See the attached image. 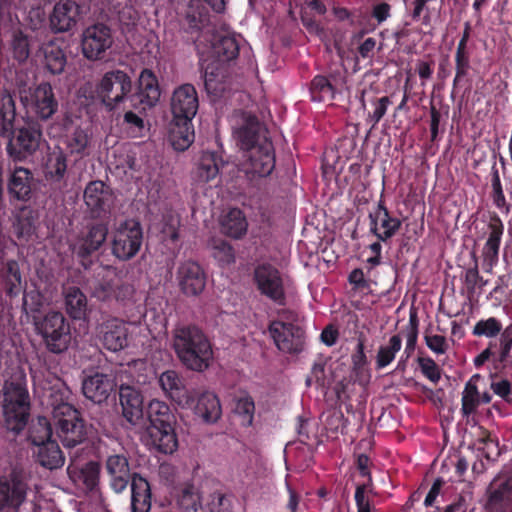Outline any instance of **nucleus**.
<instances>
[{"label":"nucleus","instance_id":"f257e3e1","mask_svg":"<svg viewBox=\"0 0 512 512\" xmlns=\"http://www.w3.org/2000/svg\"><path fill=\"white\" fill-rule=\"evenodd\" d=\"M172 347L179 361L191 371L203 372L212 364V344L196 325L176 326L172 331Z\"/></svg>","mask_w":512,"mask_h":512},{"label":"nucleus","instance_id":"f03ea898","mask_svg":"<svg viewBox=\"0 0 512 512\" xmlns=\"http://www.w3.org/2000/svg\"><path fill=\"white\" fill-rule=\"evenodd\" d=\"M472 335L490 340L486 348L473 359L475 368H481L488 361H491L494 367L498 368L510 357L512 324L504 328L502 321L497 317L481 318L473 326Z\"/></svg>","mask_w":512,"mask_h":512},{"label":"nucleus","instance_id":"7ed1b4c3","mask_svg":"<svg viewBox=\"0 0 512 512\" xmlns=\"http://www.w3.org/2000/svg\"><path fill=\"white\" fill-rule=\"evenodd\" d=\"M3 416L6 428L19 434L30 418V397L21 383L7 381L3 387Z\"/></svg>","mask_w":512,"mask_h":512},{"label":"nucleus","instance_id":"20e7f679","mask_svg":"<svg viewBox=\"0 0 512 512\" xmlns=\"http://www.w3.org/2000/svg\"><path fill=\"white\" fill-rule=\"evenodd\" d=\"M53 429L51 422L44 416L37 417L34 424V459L45 469L50 471L61 468L65 457L58 442L52 438Z\"/></svg>","mask_w":512,"mask_h":512},{"label":"nucleus","instance_id":"39448f33","mask_svg":"<svg viewBox=\"0 0 512 512\" xmlns=\"http://www.w3.org/2000/svg\"><path fill=\"white\" fill-rule=\"evenodd\" d=\"M143 240V228L139 221L135 219L121 221L111 235V254L119 261H130L139 253Z\"/></svg>","mask_w":512,"mask_h":512},{"label":"nucleus","instance_id":"423d86ee","mask_svg":"<svg viewBox=\"0 0 512 512\" xmlns=\"http://www.w3.org/2000/svg\"><path fill=\"white\" fill-rule=\"evenodd\" d=\"M57 435L65 448L73 449L86 439V428L80 412L69 403H60L53 409Z\"/></svg>","mask_w":512,"mask_h":512},{"label":"nucleus","instance_id":"0eeeda50","mask_svg":"<svg viewBox=\"0 0 512 512\" xmlns=\"http://www.w3.org/2000/svg\"><path fill=\"white\" fill-rule=\"evenodd\" d=\"M34 330L41 335L51 353H62L70 344V326L61 312L51 311L42 319H37L34 315Z\"/></svg>","mask_w":512,"mask_h":512},{"label":"nucleus","instance_id":"6e6552de","mask_svg":"<svg viewBox=\"0 0 512 512\" xmlns=\"http://www.w3.org/2000/svg\"><path fill=\"white\" fill-rule=\"evenodd\" d=\"M109 233L108 222L97 220L87 223L74 244V253L84 269L90 268L92 255L105 244Z\"/></svg>","mask_w":512,"mask_h":512},{"label":"nucleus","instance_id":"1a4fd4ad","mask_svg":"<svg viewBox=\"0 0 512 512\" xmlns=\"http://www.w3.org/2000/svg\"><path fill=\"white\" fill-rule=\"evenodd\" d=\"M131 90V78L119 69L106 72L96 86L98 96L109 110L123 102Z\"/></svg>","mask_w":512,"mask_h":512},{"label":"nucleus","instance_id":"9d476101","mask_svg":"<svg viewBox=\"0 0 512 512\" xmlns=\"http://www.w3.org/2000/svg\"><path fill=\"white\" fill-rule=\"evenodd\" d=\"M253 282L261 295L278 305L286 301L283 279L280 271L271 263L263 262L255 266Z\"/></svg>","mask_w":512,"mask_h":512},{"label":"nucleus","instance_id":"9b49d317","mask_svg":"<svg viewBox=\"0 0 512 512\" xmlns=\"http://www.w3.org/2000/svg\"><path fill=\"white\" fill-rule=\"evenodd\" d=\"M243 169L246 176L252 181L256 178L268 177L275 168V150L271 140L253 149L245 151Z\"/></svg>","mask_w":512,"mask_h":512},{"label":"nucleus","instance_id":"f8f14e48","mask_svg":"<svg viewBox=\"0 0 512 512\" xmlns=\"http://www.w3.org/2000/svg\"><path fill=\"white\" fill-rule=\"evenodd\" d=\"M79 450L70 453L67 474L72 483L82 492L90 493L98 490L100 481V464L96 461L81 463Z\"/></svg>","mask_w":512,"mask_h":512},{"label":"nucleus","instance_id":"ddd939ff","mask_svg":"<svg viewBox=\"0 0 512 512\" xmlns=\"http://www.w3.org/2000/svg\"><path fill=\"white\" fill-rule=\"evenodd\" d=\"M112 44L111 29L103 23L91 25L83 31L81 48L83 56L88 60L104 59L106 51Z\"/></svg>","mask_w":512,"mask_h":512},{"label":"nucleus","instance_id":"4468645a","mask_svg":"<svg viewBox=\"0 0 512 512\" xmlns=\"http://www.w3.org/2000/svg\"><path fill=\"white\" fill-rule=\"evenodd\" d=\"M368 219L369 233L383 243L393 238L402 226L401 219L390 213L383 199H380L376 207L369 212Z\"/></svg>","mask_w":512,"mask_h":512},{"label":"nucleus","instance_id":"2eb2a0df","mask_svg":"<svg viewBox=\"0 0 512 512\" xmlns=\"http://www.w3.org/2000/svg\"><path fill=\"white\" fill-rule=\"evenodd\" d=\"M237 145L241 150L246 151L269 141L268 131L259 121L257 116L244 113L240 123L233 132Z\"/></svg>","mask_w":512,"mask_h":512},{"label":"nucleus","instance_id":"dca6fc26","mask_svg":"<svg viewBox=\"0 0 512 512\" xmlns=\"http://www.w3.org/2000/svg\"><path fill=\"white\" fill-rule=\"evenodd\" d=\"M268 331L275 346L283 353L298 354L305 345V331L302 326L286 327L280 322H270Z\"/></svg>","mask_w":512,"mask_h":512},{"label":"nucleus","instance_id":"f3484780","mask_svg":"<svg viewBox=\"0 0 512 512\" xmlns=\"http://www.w3.org/2000/svg\"><path fill=\"white\" fill-rule=\"evenodd\" d=\"M198 108V94L192 84L186 83L175 88L170 101L172 118L193 120Z\"/></svg>","mask_w":512,"mask_h":512},{"label":"nucleus","instance_id":"a211bd4d","mask_svg":"<svg viewBox=\"0 0 512 512\" xmlns=\"http://www.w3.org/2000/svg\"><path fill=\"white\" fill-rule=\"evenodd\" d=\"M181 292L186 296L200 295L206 286V274L199 263L192 260L182 262L177 270Z\"/></svg>","mask_w":512,"mask_h":512},{"label":"nucleus","instance_id":"6ab92c4d","mask_svg":"<svg viewBox=\"0 0 512 512\" xmlns=\"http://www.w3.org/2000/svg\"><path fill=\"white\" fill-rule=\"evenodd\" d=\"M158 382L163 392L178 406L191 408L194 405L193 393L186 388L176 371H164L159 376Z\"/></svg>","mask_w":512,"mask_h":512},{"label":"nucleus","instance_id":"aec40b11","mask_svg":"<svg viewBox=\"0 0 512 512\" xmlns=\"http://www.w3.org/2000/svg\"><path fill=\"white\" fill-rule=\"evenodd\" d=\"M63 44V41L58 39L50 40L43 43L34 54L36 60L52 75L61 74L66 66L67 57Z\"/></svg>","mask_w":512,"mask_h":512},{"label":"nucleus","instance_id":"412c9836","mask_svg":"<svg viewBox=\"0 0 512 512\" xmlns=\"http://www.w3.org/2000/svg\"><path fill=\"white\" fill-rule=\"evenodd\" d=\"M84 202L93 218L106 213L112 201L110 188L101 180L90 181L84 190Z\"/></svg>","mask_w":512,"mask_h":512},{"label":"nucleus","instance_id":"4be33fe9","mask_svg":"<svg viewBox=\"0 0 512 512\" xmlns=\"http://www.w3.org/2000/svg\"><path fill=\"white\" fill-rule=\"evenodd\" d=\"M488 238L482 249L483 267L490 272L498 263L501 239L504 232V225L497 214L491 216L488 224Z\"/></svg>","mask_w":512,"mask_h":512},{"label":"nucleus","instance_id":"5701e85b","mask_svg":"<svg viewBox=\"0 0 512 512\" xmlns=\"http://www.w3.org/2000/svg\"><path fill=\"white\" fill-rule=\"evenodd\" d=\"M100 340L109 351L117 352L128 344V328L123 320L110 318L100 326Z\"/></svg>","mask_w":512,"mask_h":512},{"label":"nucleus","instance_id":"b1692460","mask_svg":"<svg viewBox=\"0 0 512 512\" xmlns=\"http://www.w3.org/2000/svg\"><path fill=\"white\" fill-rule=\"evenodd\" d=\"M105 468L109 476L111 489L117 494L122 493L132 481L133 476V473L131 474L130 472V466L126 456L120 454L108 456Z\"/></svg>","mask_w":512,"mask_h":512},{"label":"nucleus","instance_id":"393cba45","mask_svg":"<svg viewBox=\"0 0 512 512\" xmlns=\"http://www.w3.org/2000/svg\"><path fill=\"white\" fill-rule=\"evenodd\" d=\"M176 425H148L146 428L147 445L163 454H172L178 448Z\"/></svg>","mask_w":512,"mask_h":512},{"label":"nucleus","instance_id":"a878e982","mask_svg":"<svg viewBox=\"0 0 512 512\" xmlns=\"http://www.w3.org/2000/svg\"><path fill=\"white\" fill-rule=\"evenodd\" d=\"M81 7L73 0H64L54 6L50 15V27L54 32L72 29L80 16Z\"/></svg>","mask_w":512,"mask_h":512},{"label":"nucleus","instance_id":"bb28decb","mask_svg":"<svg viewBox=\"0 0 512 512\" xmlns=\"http://www.w3.org/2000/svg\"><path fill=\"white\" fill-rule=\"evenodd\" d=\"M115 388L114 380L103 373H95L84 378L82 392L84 396L93 403L105 402Z\"/></svg>","mask_w":512,"mask_h":512},{"label":"nucleus","instance_id":"cd10ccee","mask_svg":"<svg viewBox=\"0 0 512 512\" xmlns=\"http://www.w3.org/2000/svg\"><path fill=\"white\" fill-rule=\"evenodd\" d=\"M119 402L122 416L127 422L136 425L143 418V396L139 390L122 385L119 389Z\"/></svg>","mask_w":512,"mask_h":512},{"label":"nucleus","instance_id":"c85d7f7f","mask_svg":"<svg viewBox=\"0 0 512 512\" xmlns=\"http://www.w3.org/2000/svg\"><path fill=\"white\" fill-rule=\"evenodd\" d=\"M209 21L210 14L204 3L201 0H190L181 20V26L186 33L198 36Z\"/></svg>","mask_w":512,"mask_h":512},{"label":"nucleus","instance_id":"c756f323","mask_svg":"<svg viewBox=\"0 0 512 512\" xmlns=\"http://www.w3.org/2000/svg\"><path fill=\"white\" fill-rule=\"evenodd\" d=\"M228 78L227 66L220 62L211 61L203 71L206 92L211 96L221 97L227 89Z\"/></svg>","mask_w":512,"mask_h":512},{"label":"nucleus","instance_id":"7c9ffc66","mask_svg":"<svg viewBox=\"0 0 512 512\" xmlns=\"http://www.w3.org/2000/svg\"><path fill=\"white\" fill-rule=\"evenodd\" d=\"M139 102L143 105V109L154 107L161 96V90L157 76L150 69H143L138 79Z\"/></svg>","mask_w":512,"mask_h":512},{"label":"nucleus","instance_id":"2f4dec72","mask_svg":"<svg viewBox=\"0 0 512 512\" xmlns=\"http://www.w3.org/2000/svg\"><path fill=\"white\" fill-rule=\"evenodd\" d=\"M131 487V512H150L152 492L150 483L139 473H133Z\"/></svg>","mask_w":512,"mask_h":512},{"label":"nucleus","instance_id":"473e14b6","mask_svg":"<svg viewBox=\"0 0 512 512\" xmlns=\"http://www.w3.org/2000/svg\"><path fill=\"white\" fill-rule=\"evenodd\" d=\"M195 133L192 120L172 118L169 124L168 139L177 151L187 150L194 142Z\"/></svg>","mask_w":512,"mask_h":512},{"label":"nucleus","instance_id":"72a5a7b5","mask_svg":"<svg viewBox=\"0 0 512 512\" xmlns=\"http://www.w3.org/2000/svg\"><path fill=\"white\" fill-rule=\"evenodd\" d=\"M240 36L235 34H219L214 36L212 51L215 62L228 63L236 60L240 51Z\"/></svg>","mask_w":512,"mask_h":512},{"label":"nucleus","instance_id":"f704fd0d","mask_svg":"<svg viewBox=\"0 0 512 512\" xmlns=\"http://www.w3.org/2000/svg\"><path fill=\"white\" fill-rule=\"evenodd\" d=\"M174 499L180 512H199L202 508L200 493L191 482L176 486L174 488Z\"/></svg>","mask_w":512,"mask_h":512},{"label":"nucleus","instance_id":"c9c22d12","mask_svg":"<svg viewBox=\"0 0 512 512\" xmlns=\"http://www.w3.org/2000/svg\"><path fill=\"white\" fill-rule=\"evenodd\" d=\"M57 107L58 103L49 83L41 84L34 89V113L39 118L43 120L50 118L56 112Z\"/></svg>","mask_w":512,"mask_h":512},{"label":"nucleus","instance_id":"e433bc0d","mask_svg":"<svg viewBox=\"0 0 512 512\" xmlns=\"http://www.w3.org/2000/svg\"><path fill=\"white\" fill-rule=\"evenodd\" d=\"M195 413L207 423H215L221 416L222 410L218 397L211 392L202 393L197 401L194 398Z\"/></svg>","mask_w":512,"mask_h":512},{"label":"nucleus","instance_id":"4c0bfd02","mask_svg":"<svg viewBox=\"0 0 512 512\" xmlns=\"http://www.w3.org/2000/svg\"><path fill=\"white\" fill-rule=\"evenodd\" d=\"M248 228V222L243 211L239 208L230 209L221 220V232L231 238H242Z\"/></svg>","mask_w":512,"mask_h":512},{"label":"nucleus","instance_id":"58836bf2","mask_svg":"<svg viewBox=\"0 0 512 512\" xmlns=\"http://www.w3.org/2000/svg\"><path fill=\"white\" fill-rule=\"evenodd\" d=\"M8 139L7 152L14 160H23L31 153L32 132L28 128H20L16 136L5 137Z\"/></svg>","mask_w":512,"mask_h":512},{"label":"nucleus","instance_id":"ea45409f","mask_svg":"<svg viewBox=\"0 0 512 512\" xmlns=\"http://www.w3.org/2000/svg\"><path fill=\"white\" fill-rule=\"evenodd\" d=\"M16 117L15 103L7 90L0 92V136L8 137L14 132Z\"/></svg>","mask_w":512,"mask_h":512},{"label":"nucleus","instance_id":"a19ab883","mask_svg":"<svg viewBox=\"0 0 512 512\" xmlns=\"http://www.w3.org/2000/svg\"><path fill=\"white\" fill-rule=\"evenodd\" d=\"M26 495V487L19 480H12L9 482L0 479V510L5 506H19Z\"/></svg>","mask_w":512,"mask_h":512},{"label":"nucleus","instance_id":"79ce46f5","mask_svg":"<svg viewBox=\"0 0 512 512\" xmlns=\"http://www.w3.org/2000/svg\"><path fill=\"white\" fill-rule=\"evenodd\" d=\"M147 417L149 425H166V427H170L177 423L176 416L170 406L157 399H153L149 402L147 406Z\"/></svg>","mask_w":512,"mask_h":512},{"label":"nucleus","instance_id":"37998d69","mask_svg":"<svg viewBox=\"0 0 512 512\" xmlns=\"http://www.w3.org/2000/svg\"><path fill=\"white\" fill-rule=\"evenodd\" d=\"M66 311L73 319L85 318L87 312V298L84 293L75 286L67 288L65 292Z\"/></svg>","mask_w":512,"mask_h":512},{"label":"nucleus","instance_id":"c03bdc74","mask_svg":"<svg viewBox=\"0 0 512 512\" xmlns=\"http://www.w3.org/2000/svg\"><path fill=\"white\" fill-rule=\"evenodd\" d=\"M332 76L316 75L310 83V96L314 102L332 101L335 98L336 88L331 81Z\"/></svg>","mask_w":512,"mask_h":512},{"label":"nucleus","instance_id":"a18cd8bd","mask_svg":"<svg viewBox=\"0 0 512 512\" xmlns=\"http://www.w3.org/2000/svg\"><path fill=\"white\" fill-rule=\"evenodd\" d=\"M474 43L458 42L456 46L454 61H455V78L454 85L462 78L468 75L471 68V55L473 52Z\"/></svg>","mask_w":512,"mask_h":512},{"label":"nucleus","instance_id":"49530a36","mask_svg":"<svg viewBox=\"0 0 512 512\" xmlns=\"http://www.w3.org/2000/svg\"><path fill=\"white\" fill-rule=\"evenodd\" d=\"M221 159L214 152H205L201 155L196 170V179L200 182H210L219 174Z\"/></svg>","mask_w":512,"mask_h":512},{"label":"nucleus","instance_id":"de8ad7c7","mask_svg":"<svg viewBox=\"0 0 512 512\" xmlns=\"http://www.w3.org/2000/svg\"><path fill=\"white\" fill-rule=\"evenodd\" d=\"M66 171V156L62 152L50 153L44 166L46 179L52 183H59L63 180Z\"/></svg>","mask_w":512,"mask_h":512},{"label":"nucleus","instance_id":"09e8293b","mask_svg":"<svg viewBox=\"0 0 512 512\" xmlns=\"http://www.w3.org/2000/svg\"><path fill=\"white\" fill-rule=\"evenodd\" d=\"M30 171L28 169L19 167L14 170L12 179L9 185L10 192L15 195L19 200L30 199L31 194V179L29 177Z\"/></svg>","mask_w":512,"mask_h":512},{"label":"nucleus","instance_id":"8fccbe9b","mask_svg":"<svg viewBox=\"0 0 512 512\" xmlns=\"http://www.w3.org/2000/svg\"><path fill=\"white\" fill-rule=\"evenodd\" d=\"M234 414L239 418L243 427L253 424L255 414V402L248 393H243L235 399Z\"/></svg>","mask_w":512,"mask_h":512},{"label":"nucleus","instance_id":"3c124183","mask_svg":"<svg viewBox=\"0 0 512 512\" xmlns=\"http://www.w3.org/2000/svg\"><path fill=\"white\" fill-rule=\"evenodd\" d=\"M402 347V339L400 335H393L390 337L388 345L380 346L376 355V369H383L390 365L396 354Z\"/></svg>","mask_w":512,"mask_h":512},{"label":"nucleus","instance_id":"603ef678","mask_svg":"<svg viewBox=\"0 0 512 512\" xmlns=\"http://www.w3.org/2000/svg\"><path fill=\"white\" fill-rule=\"evenodd\" d=\"M212 256L219 266L225 267L235 262V250L233 246L221 238H215L211 242Z\"/></svg>","mask_w":512,"mask_h":512},{"label":"nucleus","instance_id":"864d4df0","mask_svg":"<svg viewBox=\"0 0 512 512\" xmlns=\"http://www.w3.org/2000/svg\"><path fill=\"white\" fill-rule=\"evenodd\" d=\"M461 412L463 416H470L475 413L480 405V393L477 385L466 383L461 399Z\"/></svg>","mask_w":512,"mask_h":512},{"label":"nucleus","instance_id":"5fc2aeb1","mask_svg":"<svg viewBox=\"0 0 512 512\" xmlns=\"http://www.w3.org/2000/svg\"><path fill=\"white\" fill-rule=\"evenodd\" d=\"M490 388L505 403L512 405V384L508 379L500 378L497 373L490 374Z\"/></svg>","mask_w":512,"mask_h":512},{"label":"nucleus","instance_id":"6e6d98bb","mask_svg":"<svg viewBox=\"0 0 512 512\" xmlns=\"http://www.w3.org/2000/svg\"><path fill=\"white\" fill-rule=\"evenodd\" d=\"M418 326H419V320L417 317V313L411 311L410 315H409V324H408L407 335H406L405 353H406L407 358H409L410 355L415 350L417 340H418Z\"/></svg>","mask_w":512,"mask_h":512},{"label":"nucleus","instance_id":"4d7b16f0","mask_svg":"<svg viewBox=\"0 0 512 512\" xmlns=\"http://www.w3.org/2000/svg\"><path fill=\"white\" fill-rule=\"evenodd\" d=\"M419 368L422 374L434 384L441 379V369L436 362L430 357H418Z\"/></svg>","mask_w":512,"mask_h":512},{"label":"nucleus","instance_id":"13d9d810","mask_svg":"<svg viewBox=\"0 0 512 512\" xmlns=\"http://www.w3.org/2000/svg\"><path fill=\"white\" fill-rule=\"evenodd\" d=\"M512 490L510 481L502 482L496 489L488 490V504L499 505L501 504Z\"/></svg>","mask_w":512,"mask_h":512},{"label":"nucleus","instance_id":"bf43d9fd","mask_svg":"<svg viewBox=\"0 0 512 512\" xmlns=\"http://www.w3.org/2000/svg\"><path fill=\"white\" fill-rule=\"evenodd\" d=\"M424 340L427 347L436 354H444L448 349L446 338L442 335H431L428 329L425 331Z\"/></svg>","mask_w":512,"mask_h":512},{"label":"nucleus","instance_id":"052dcab7","mask_svg":"<svg viewBox=\"0 0 512 512\" xmlns=\"http://www.w3.org/2000/svg\"><path fill=\"white\" fill-rule=\"evenodd\" d=\"M13 53L14 57L19 61L23 62L29 57V40L26 36L21 33L15 35L13 41Z\"/></svg>","mask_w":512,"mask_h":512},{"label":"nucleus","instance_id":"680f3d73","mask_svg":"<svg viewBox=\"0 0 512 512\" xmlns=\"http://www.w3.org/2000/svg\"><path fill=\"white\" fill-rule=\"evenodd\" d=\"M371 487H367V485H357L355 489V503L357 507V512H372V503L370 499L366 496V492L370 490Z\"/></svg>","mask_w":512,"mask_h":512},{"label":"nucleus","instance_id":"e2e57ef3","mask_svg":"<svg viewBox=\"0 0 512 512\" xmlns=\"http://www.w3.org/2000/svg\"><path fill=\"white\" fill-rule=\"evenodd\" d=\"M347 419H345L344 414L340 410H334L327 416L325 420V427L327 430L337 433L346 428Z\"/></svg>","mask_w":512,"mask_h":512},{"label":"nucleus","instance_id":"0e129e2a","mask_svg":"<svg viewBox=\"0 0 512 512\" xmlns=\"http://www.w3.org/2000/svg\"><path fill=\"white\" fill-rule=\"evenodd\" d=\"M382 49V43L377 47V40L373 37L364 39L357 47V55L362 59L373 58L375 51Z\"/></svg>","mask_w":512,"mask_h":512},{"label":"nucleus","instance_id":"69168bd1","mask_svg":"<svg viewBox=\"0 0 512 512\" xmlns=\"http://www.w3.org/2000/svg\"><path fill=\"white\" fill-rule=\"evenodd\" d=\"M352 365L354 370H361L367 364V357L365 354V340L363 338H359L357 345L355 347V351L351 356Z\"/></svg>","mask_w":512,"mask_h":512},{"label":"nucleus","instance_id":"338daca9","mask_svg":"<svg viewBox=\"0 0 512 512\" xmlns=\"http://www.w3.org/2000/svg\"><path fill=\"white\" fill-rule=\"evenodd\" d=\"M88 142L89 139L87 133L81 129H76L69 143L71 152L78 154L82 153L86 149Z\"/></svg>","mask_w":512,"mask_h":512},{"label":"nucleus","instance_id":"774afa93","mask_svg":"<svg viewBox=\"0 0 512 512\" xmlns=\"http://www.w3.org/2000/svg\"><path fill=\"white\" fill-rule=\"evenodd\" d=\"M391 5L387 2H379L372 6L371 16L380 25L391 16Z\"/></svg>","mask_w":512,"mask_h":512}]
</instances>
